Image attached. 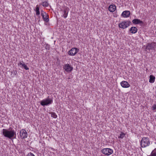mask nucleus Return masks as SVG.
I'll use <instances>...</instances> for the list:
<instances>
[{"instance_id": "f3484780", "label": "nucleus", "mask_w": 156, "mask_h": 156, "mask_svg": "<svg viewBox=\"0 0 156 156\" xmlns=\"http://www.w3.org/2000/svg\"><path fill=\"white\" fill-rule=\"evenodd\" d=\"M18 66L21 65L22 67H23L26 70H28L29 69V68L24 63H23L21 62H20L18 63Z\"/></svg>"}, {"instance_id": "2eb2a0df", "label": "nucleus", "mask_w": 156, "mask_h": 156, "mask_svg": "<svg viewBox=\"0 0 156 156\" xmlns=\"http://www.w3.org/2000/svg\"><path fill=\"white\" fill-rule=\"evenodd\" d=\"M130 15V12L129 11H125L122 14V16L124 17H128Z\"/></svg>"}, {"instance_id": "423d86ee", "label": "nucleus", "mask_w": 156, "mask_h": 156, "mask_svg": "<svg viewBox=\"0 0 156 156\" xmlns=\"http://www.w3.org/2000/svg\"><path fill=\"white\" fill-rule=\"evenodd\" d=\"M156 45V43L155 42L148 43L146 45L145 49L150 50L153 49Z\"/></svg>"}, {"instance_id": "5701e85b", "label": "nucleus", "mask_w": 156, "mask_h": 156, "mask_svg": "<svg viewBox=\"0 0 156 156\" xmlns=\"http://www.w3.org/2000/svg\"><path fill=\"white\" fill-rule=\"evenodd\" d=\"M125 136V134L121 132L120 136L118 137L119 138L123 139Z\"/></svg>"}, {"instance_id": "4468645a", "label": "nucleus", "mask_w": 156, "mask_h": 156, "mask_svg": "<svg viewBox=\"0 0 156 156\" xmlns=\"http://www.w3.org/2000/svg\"><path fill=\"white\" fill-rule=\"evenodd\" d=\"M132 22L134 24H143L144 23L143 22L140 20L137 19H133L132 21Z\"/></svg>"}, {"instance_id": "b1692460", "label": "nucleus", "mask_w": 156, "mask_h": 156, "mask_svg": "<svg viewBox=\"0 0 156 156\" xmlns=\"http://www.w3.org/2000/svg\"><path fill=\"white\" fill-rule=\"evenodd\" d=\"M45 48L47 50H49L50 49V45L48 44H46L45 46Z\"/></svg>"}, {"instance_id": "0eeeda50", "label": "nucleus", "mask_w": 156, "mask_h": 156, "mask_svg": "<svg viewBox=\"0 0 156 156\" xmlns=\"http://www.w3.org/2000/svg\"><path fill=\"white\" fill-rule=\"evenodd\" d=\"M79 49L77 48H73L68 51V54L70 55L74 56L79 51Z\"/></svg>"}, {"instance_id": "a878e982", "label": "nucleus", "mask_w": 156, "mask_h": 156, "mask_svg": "<svg viewBox=\"0 0 156 156\" xmlns=\"http://www.w3.org/2000/svg\"><path fill=\"white\" fill-rule=\"evenodd\" d=\"M152 108L153 110H155L156 109V105L154 104L152 106Z\"/></svg>"}, {"instance_id": "6e6552de", "label": "nucleus", "mask_w": 156, "mask_h": 156, "mask_svg": "<svg viewBox=\"0 0 156 156\" xmlns=\"http://www.w3.org/2000/svg\"><path fill=\"white\" fill-rule=\"evenodd\" d=\"M63 68L68 73L70 72L73 70V67L69 64H65L63 66Z\"/></svg>"}, {"instance_id": "a211bd4d", "label": "nucleus", "mask_w": 156, "mask_h": 156, "mask_svg": "<svg viewBox=\"0 0 156 156\" xmlns=\"http://www.w3.org/2000/svg\"><path fill=\"white\" fill-rule=\"evenodd\" d=\"M149 82L150 83H153L155 81V77L152 75H150L149 76Z\"/></svg>"}, {"instance_id": "20e7f679", "label": "nucleus", "mask_w": 156, "mask_h": 156, "mask_svg": "<svg viewBox=\"0 0 156 156\" xmlns=\"http://www.w3.org/2000/svg\"><path fill=\"white\" fill-rule=\"evenodd\" d=\"M131 23L130 21L125 20L121 22L119 24V27L120 28L124 29L128 27Z\"/></svg>"}, {"instance_id": "9b49d317", "label": "nucleus", "mask_w": 156, "mask_h": 156, "mask_svg": "<svg viewBox=\"0 0 156 156\" xmlns=\"http://www.w3.org/2000/svg\"><path fill=\"white\" fill-rule=\"evenodd\" d=\"M69 10V8L67 7H65L64 9L63 12L64 13L63 16L64 18H65L67 17Z\"/></svg>"}, {"instance_id": "bb28decb", "label": "nucleus", "mask_w": 156, "mask_h": 156, "mask_svg": "<svg viewBox=\"0 0 156 156\" xmlns=\"http://www.w3.org/2000/svg\"><path fill=\"white\" fill-rule=\"evenodd\" d=\"M38 16V17L39 18V19H40V16Z\"/></svg>"}, {"instance_id": "f257e3e1", "label": "nucleus", "mask_w": 156, "mask_h": 156, "mask_svg": "<svg viewBox=\"0 0 156 156\" xmlns=\"http://www.w3.org/2000/svg\"><path fill=\"white\" fill-rule=\"evenodd\" d=\"M2 134L5 137L10 139L12 140L13 138H16V133L14 130L12 129L9 130L4 129L2 130Z\"/></svg>"}, {"instance_id": "f8f14e48", "label": "nucleus", "mask_w": 156, "mask_h": 156, "mask_svg": "<svg viewBox=\"0 0 156 156\" xmlns=\"http://www.w3.org/2000/svg\"><path fill=\"white\" fill-rule=\"evenodd\" d=\"M120 84L122 87L125 88H128L130 86V84L128 82L125 81H122L121 83Z\"/></svg>"}, {"instance_id": "aec40b11", "label": "nucleus", "mask_w": 156, "mask_h": 156, "mask_svg": "<svg viewBox=\"0 0 156 156\" xmlns=\"http://www.w3.org/2000/svg\"><path fill=\"white\" fill-rule=\"evenodd\" d=\"M49 113L51 115V117L54 118L55 119L57 117V116L56 113L54 112H50Z\"/></svg>"}, {"instance_id": "39448f33", "label": "nucleus", "mask_w": 156, "mask_h": 156, "mask_svg": "<svg viewBox=\"0 0 156 156\" xmlns=\"http://www.w3.org/2000/svg\"><path fill=\"white\" fill-rule=\"evenodd\" d=\"M102 153L107 156H109L112 154L113 152V150L110 148H104L101 150Z\"/></svg>"}, {"instance_id": "4be33fe9", "label": "nucleus", "mask_w": 156, "mask_h": 156, "mask_svg": "<svg viewBox=\"0 0 156 156\" xmlns=\"http://www.w3.org/2000/svg\"><path fill=\"white\" fill-rule=\"evenodd\" d=\"M147 156H156V148L152 151L150 155Z\"/></svg>"}, {"instance_id": "393cba45", "label": "nucleus", "mask_w": 156, "mask_h": 156, "mask_svg": "<svg viewBox=\"0 0 156 156\" xmlns=\"http://www.w3.org/2000/svg\"><path fill=\"white\" fill-rule=\"evenodd\" d=\"M27 156H35V155L33 154L30 152L28 154Z\"/></svg>"}, {"instance_id": "f03ea898", "label": "nucleus", "mask_w": 156, "mask_h": 156, "mask_svg": "<svg viewBox=\"0 0 156 156\" xmlns=\"http://www.w3.org/2000/svg\"><path fill=\"white\" fill-rule=\"evenodd\" d=\"M151 142L149 138L147 137H143L140 141V146L141 147L144 148L149 146Z\"/></svg>"}, {"instance_id": "ddd939ff", "label": "nucleus", "mask_w": 156, "mask_h": 156, "mask_svg": "<svg viewBox=\"0 0 156 156\" xmlns=\"http://www.w3.org/2000/svg\"><path fill=\"white\" fill-rule=\"evenodd\" d=\"M116 9V6L113 4L110 5L108 7V10L111 12H114Z\"/></svg>"}, {"instance_id": "7ed1b4c3", "label": "nucleus", "mask_w": 156, "mask_h": 156, "mask_svg": "<svg viewBox=\"0 0 156 156\" xmlns=\"http://www.w3.org/2000/svg\"><path fill=\"white\" fill-rule=\"evenodd\" d=\"M52 102V98H50L48 96L47 98L41 101L40 104L43 106H47L51 104Z\"/></svg>"}, {"instance_id": "412c9836", "label": "nucleus", "mask_w": 156, "mask_h": 156, "mask_svg": "<svg viewBox=\"0 0 156 156\" xmlns=\"http://www.w3.org/2000/svg\"><path fill=\"white\" fill-rule=\"evenodd\" d=\"M42 5L44 7H47L48 6L49 4L47 1H42Z\"/></svg>"}, {"instance_id": "6ab92c4d", "label": "nucleus", "mask_w": 156, "mask_h": 156, "mask_svg": "<svg viewBox=\"0 0 156 156\" xmlns=\"http://www.w3.org/2000/svg\"><path fill=\"white\" fill-rule=\"evenodd\" d=\"M35 11L36 12V15L37 16H39L40 14V12L39 11V8L38 5L36 6Z\"/></svg>"}, {"instance_id": "dca6fc26", "label": "nucleus", "mask_w": 156, "mask_h": 156, "mask_svg": "<svg viewBox=\"0 0 156 156\" xmlns=\"http://www.w3.org/2000/svg\"><path fill=\"white\" fill-rule=\"evenodd\" d=\"M129 31H130L131 33L132 34H135L137 32V29L136 27H133L130 28Z\"/></svg>"}, {"instance_id": "9d476101", "label": "nucleus", "mask_w": 156, "mask_h": 156, "mask_svg": "<svg viewBox=\"0 0 156 156\" xmlns=\"http://www.w3.org/2000/svg\"><path fill=\"white\" fill-rule=\"evenodd\" d=\"M20 136L23 139H24L27 137V133L25 130L23 129L20 131Z\"/></svg>"}, {"instance_id": "1a4fd4ad", "label": "nucleus", "mask_w": 156, "mask_h": 156, "mask_svg": "<svg viewBox=\"0 0 156 156\" xmlns=\"http://www.w3.org/2000/svg\"><path fill=\"white\" fill-rule=\"evenodd\" d=\"M41 15L42 17V18L45 22H48L49 21V16L46 13L42 10L41 11Z\"/></svg>"}]
</instances>
